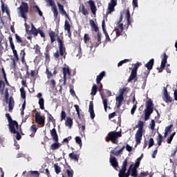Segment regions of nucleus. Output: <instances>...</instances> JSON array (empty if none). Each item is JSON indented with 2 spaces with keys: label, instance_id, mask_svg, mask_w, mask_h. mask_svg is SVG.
<instances>
[{
  "label": "nucleus",
  "instance_id": "1",
  "mask_svg": "<svg viewBox=\"0 0 177 177\" xmlns=\"http://www.w3.org/2000/svg\"><path fill=\"white\" fill-rule=\"evenodd\" d=\"M6 118H7L8 122V128L10 132L11 133H14L15 135L17 134V140H20V139H21V136L20 135L19 131H17L19 129V123L17 122V121L13 120V119H12V116H10V113H6Z\"/></svg>",
  "mask_w": 177,
  "mask_h": 177
},
{
  "label": "nucleus",
  "instance_id": "2",
  "mask_svg": "<svg viewBox=\"0 0 177 177\" xmlns=\"http://www.w3.org/2000/svg\"><path fill=\"white\" fill-rule=\"evenodd\" d=\"M57 41L58 42V48L59 50H57L54 53V58L57 60L60 56H62L64 59H66V55H67V53H66V47L64 46V42L63 40L60 39V37L58 36L57 38Z\"/></svg>",
  "mask_w": 177,
  "mask_h": 177
},
{
  "label": "nucleus",
  "instance_id": "3",
  "mask_svg": "<svg viewBox=\"0 0 177 177\" xmlns=\"http://www.w3.org/2000/svg\"><path fill=\"white\" fill-rule=\"evenodd\" d=\"M122 136V134L121 133V131H110L108 133V136L105 138L106 142H112L113 145H118V138H121Z\"/></svg>",
  "mask_w": 177,
  "mask_h": 177
},
{
  "label": "nucleus",
  "instance_id": "4",
  "mask_svg": "<svg viewBox=\"0 0 177 177\" xmlns=\"http://www.w3.org/2000/svg\"><path fill=\"white\" fill-rule=\"evenodd\" d=\"M153 104L151 99H149L146 102V109H145V121L150 120V116L153 114Z\"/></svg>",
  "mask_w": 177,
  "mask_h": 177
},
{
  "label": "nucleus",
  "instance_id": "5",
  "mask_svg": "<svg viewBox=\"0 0 177 177\" xmlns=\"http://www.w3.org/2000/svg\"><path fill=\"white\" fill-rule=\"evenodd\" d=\"M20 15L22 19H24L25 23H27V13H28V3L22 1L19 6Z\"/></svg>",
  "mask_w": 177,
  "mask_h": 177
},
{
  "label": "nucleus",
  "instance_id": "6",
  "mask_svg": "<svg viewBox=\"0 0 177 177\" xmlns=\"http://www.w3.org/2000/svg\"><path fill=\"white\" fill-rule=\"evenodd\" d=\"M45 2H46V3H48V6H52L51 10L53 13L54 19H57V16H59V11H57V7L55 3L54 0H45Z\"/></svg>",
  "mask_w": 177,
  "mask_h": 177
},
{
  "label": "nucleus",
  "instance_id": "7",
  "mask_svg": "<svg viewBox=\"0 0 177 177\" xmlns=\"http://www.w3.org/2000/svg\"><path fill=\"white\" fill-rule=\"evenodd\" d=\"M115 6H117V0H111L106 9V15H111L113 12H115Z\"/></svg>",
  "mask_w": 177,
  "mask_h": 177
},
{
  "label": "nucleus",
  "instance_id": "8",
  "mask_svg": "<svg viewBox=\"0 0 177 177\" xmlns=\"http://www.w3.org/2000/svg\"><path fill=\"white\" fill-rule=\"evenodd\" d=\"M15 36V41L17 42V44H21V46H27V48H30V46H31V44L28 43V41H27L26 39L23 40V39L19 37L17 33H16Z\"/></svg>",
  "mask_w": 177,
  "mask_h": 177
},
{
  "label": "nucleus",
  "instance_id": "9",
  "mask_svg": "<svg viewBox=\"0 0 177 177\" xmlns=\"http://www.w3.org/2000/svg\"><path fill=\"white\" fill-rule=\"evenodd\" d=\"M153 66H154V59H151L145 65V67L147 68L148 71L144 73L145 77H147L150 74V70H153Z\"/></svg>",
  "mask_w": 177,
  "mask_h": 177
},
{
  "label": "nucleus",
  "instance_id": "10",
  "mask_svg": "<svg viewBox=\"0 0 177 177\" xmlns=\"http://www.w3.org/2000/svg\"><path fill=\"white\" fill-rule=\"evenodd\" d=\"M35 122L39 125H41V127H45V118H42V116H41V113L39 112H37L35 114Z\"/></svg>",
  "mask_w": 177,
  "mask_h": 177
},
{
  "label": "nucleus",
  "instance_id": "11",
  "mask_svg": "<svg viewBox=\"0 0 177 177\" xmlns=\"http://www.w3.org/2000/svg\"><path fill=\"white\" fill-rule=\"evenodd\" d=\"M167 60H168V55L167 53H163V57L162 58L161 65L160 68H158V73H162V70L165 68V65L167 64Z\"/></svg>",
  "mask_w": 177,
  "mask_h": 177
},
{
  "label": "nucleus",
  "instance_id": "12",
  "mask_svg": "<svg viewBox=\"0 0 177 177\" xmlns=\"http://www.w3.org/2000/svg\"><path fill=\"white\" fill-rule=\"evenodd\" d=\"M113 31H115V37L113 38V39H115V38L120 37V35H122V31H124V24H118V27L115 28Z\"/></svg>",
  "mask_w": 177,
  "mask_h": 177
},
{
  "label": "nucleus",
  "instance_id": "13",
  "mask_svg": "<svg viewBox=\"0 0 177 177\" xmlns=\"http://www.w3.org/2000/svg\"><path fill=\"white\" fill-rule=\"evenodd\" d=\"M57 5L58 6V9L62 16H65L66 19L70 20V15L67 14V12L64 10V6L60 3V2L57 1Z\"/></svg>",
  "mask_w": 177,
  "mask_h": 177
},
{
  "label": "nucleus",
  "instance_id": "14",
  "mask_svg": "<svg viewBox=\"0 0 177 177\" xmlns=\"http://www.w3.org/2000/svg\"><path fill=\"white\" fill-rule=\"evenodd\" d=\"M143 137V131L138 130L135 135L136 145H140L142 142V138Z\"/></svg>",
  "mask_w": 177,
  "mask_h": 177
},
{
  "label": "nucleus",
  "instance_id": "15",
  "mask_svg": "<svg viewBox=\"0 0 177 177\" xmlns=\"http://www.w3.org/2000/svg\"><path fill=\"white\" fill-rule=\"evenodd\" d=\"M76 122L77 124V127L80 131V135H85V129L86 127L85 121H83L82 123H80V122L76 120Z\"/></svg>",
  "mask_w": 177,
  "mask_h": 177
},
{
  "label": "nucleus",
  "instance_id": "16",
  "mask_svg": "<svg viewBox=\"0 0 177 177\" xmlns=\"http://www.w3.org/2000/svg\"><path fill=\"white\" fill-rule=\"evenodd\" d=\"M109 162L111 165L114 168V169H116V171H118L117 168H118V161L117 160V158L114 156H111L109 159Z\"/></svg>",
  "mask_w": 177,
  "mask_h": 177
},
{
  "label": "nucleus",
  "instance_id": "17",
  "mask_svg": "<svg viewBox=\"0 0 177 177\" xmlns=\"http://www.w3.org/2000/svg\"><path fill=\"white\" fill-rule=\"evenodd\" d=\"M8 40L10 41V46L12 50L14 57L18 56L19 55L17 54V50H16V49H15V44L13 43V38L12 37V36H9Z\"/></svg>",
  "mask_w": 177,
  "mask_h": 177
},
{
  "label": "nucleus",
  "instance_id": "18",
  "mask_svg": "<svg viewBox=\"0 0 177 177\" xmlns=\"http://www.w3.org/2000/svg\"><path fill=\"white\" fill-rule=\"evenodd\" d=\"M88 112L90 113L91 120H93L95 117V111L93 110V101H91L89 103Z\"/></svg>",
  "mask_w": 177,
  "mask_h": 177
},
{
  "label": "nucleus",
  "instance_id": "19",
  "mask_svg": "<svg viewBox=\"0 0 177 177\" xmlns=\"http://www.w3.org/2000/svg\"><path fill=\"white\" fill-rule=\"evenodd\" d=\"M64 30L65 31H67L68 34V37L71 38V26L70 25V22L66 20L64 24Z\"/></svg>",
  "mask_w": 177,
  "mask_h": 177
},
{
  "label": "nucleus",
  "instance_id": "20",
  "mask_svg": "<svg viewBox=\"0 0 177 177\" xmlns=\"http://www.w3.org/2000/svg\"><path fill=\"white\" fill-rule=\"evenodd\" d=\"M117 109H120L124 102V96L118 95L115 97Z\"/></svg>",
  "mask_w": 177,
  "mask_h": 177
},
{
  "label": "nucleus",
  "instance_id": "21",
  "mask_svg": "<svg viewBox=\"0 0 177 177\" xmlns=\"http://www.w3.org/2000/svg\"><path fill=\"white\" fill-rule=\"evenodd\" d=\"M88 3L89 4L90 9L93 15H96V10H97V8H96V5H95V1L90 0L88 1Z\"/></svg>",
  "mask_w": 177,
  "mask_h": 177
},
{
  "label": "nucleus",
  "instance_id": "22",
  "mask_svg": "<svg viewBox=\"0 0 177 177\" xmlns=\"http://www.w3.org/2000/svg\"><path fill=\"white\" fill-rule=\"evenodd\" d=\"M135 80V82L138 81V72H134L131 71V75L129 77L127 82H131L132 81Z\"/></svg>",
  "mask_w": 177,
  "mask_h": 177
},
{
  "label": "nucleus",
  "instance_id": "23",
  "mask_svg": "<svg viewBox=\"0 0 177 177\" xmlns=\"http://www.w3.org/2000/svg\"><path fill=\"white\" fill-rule=\"evenodd\" d=\"M39 28L37 29L33 24H31V30L29 31V34L30 35H33L34 37H38V32Z\"/></svg>",
  "mask_w": 177,
  "mask_h": 177
},
{
  "label": "nucleus",
  "instance_id": "24",
  "mask_svg": "<svg viewBox=\"0 0 177 177\" xmlns=\"http://www.w3.org/2000/svg\"><path fill=\"white\" fill-rule=\"evenodd\" d=\"M14 107H15V100L13 99V97H10V99L8 101V111L10 113H12V111H13Z\"/></svg>",
  "mask_w": 177,
  "mask_h": 177
},
{
  "label": "nucleus",
  "instance_id": "25",
  "mask_svg": "<svg viewBox=\"0 0 177 177\" xmlns=\"http://www.w3.org/2000/svg\"><path fill=\"white\" fill-rule=\"evenodd\" d=\"M61 147L62 144L59 143V141H55V142L50 146V150L55 151V150H59Z\"/></svg>",
  "mask_w": 177,
  "mask_h": 177
},
{
  "label": "nucleus",
  "instance_id": "26",
  "mask_svg": "<svg viewBox=\"0 0 177 177\" xmlns=\"http://www.w3.org/2000/svg\"><path fill=\"white\" fill-rule=\"evenodd\" d=\"M45 56V63H50V53L49 48L48 46L46 48V50L44 52Z\"/></svg>",
  "mask_w": 177,
  "mask_h": 177
},
{
  "label": "nucleus",
  "instance_id": "27",
  "mask_svg": "<svg viewBox=\"0 0 177 177\" xmlns=\"http://www.w3.org/2000/svg\"><path fill=\"white\" fill-rule=\"evenodd\" d=\"M50 135L54 142H59V136H57V131H56V129L53 128L52 130H50Z\"/></svg>",
  "mask_w": 177,
  "mask_h": 177
},
{
  "label": "nucleus",
  "instance_id": "28",
  "mask_svg": "<svg viewBox=\"0 0 177 177\" xmlns=\"http://www.w3.org/2000/svg\"><path fill=\"white\" fill-rule=\"evenodd\" d=\"M124 150H125V146H123L120 149L117 151H115V150L114 149H112L111 150L110 153L113 154V156H115L116 157H118V156H120V154H121V153H122Z\"/></svg>",
  "mask_w": 177,
  "mask_h": 177
},
{
  "label": "nucleus",
  "instance_id": "29",
  "mask_svg": "<svg viewBox=\"0 0 177 177\" xmlns=\"http://www.w3.org/2000/svg\"><path fill=\"white\" fill-rule=\"evenodd\" d=\"M90 25L93 31H95V32H99V27H97V25L95 24V21H93V19H91Z\"/></svg>",
  "mask_w": 177,
  "mask_h": 177
},
{
  "label": "nucleus",
  "instance_id": "30",
  "mask_svg": "<svg viewBox=\"0 0 177 177\" xmlns=\"http://www.w3.org/2000/svg\"><path fill=\"white\" fill-rule=\"evenodd\" d=\"M104 77H106V72L105 71H102L98 75H97L96 83L97 84H100V81H102L103 80Z\"/></svg>",
  "mask_w": 177,
  "mask_h": 177
},
{
  "label": "nucleus",
  "instance_id": "31",
  "mask_svg": "<svg viewBox=\"0 0 177 177\" xmlns=\"http://www.w3.org/2000/svg\"><path fill=\"white\" fill-rule=\"evenodd\" d=\"M48 35L50 37V43L53 44V42H55L56 41V32H55L53 31H50L48 32Z\"/></svg>",
  "mask_w": 177,
  "mask_h": 177
},
{
  "label": "nucleus",
  "instance_id": "32",
  "mask_svg": "<svg viewBox=\"0 0 177 177\" xmlns=\"http://www.w3.org/2000/svg\"><path fill=\"white\" fill-rule=\"evenodd\" d=\"M62 73H63L64 77H67V75L68 76L71 75V71H70V68H68V66L64 67L62 68Z\"/></svg>",
  "mask_w": 177,
  "mask_h": 177
},
{
  "label": "nucleus",
  "instance_id": "33",
  "mask_svg": "<svg viewBox=\"0 0 177 177\" xmlns=\"http://www.w3.org/2000/svg\"><path fill=\"white\" fill-rule=\"evenodd\" d=\"M46 74L47 75V78L49 80L50 78H52L53 75H56V74H57V71H56V69H55L53 73H52V72L49 71V69L46 68Z\"/></svg>",
  "mask_w": 177,
  "mask_h": 177
},
{
  "label": "nucleus",
  "instance_id": "34",
  "mask_svg": "<svg viewBox=\"0 0 177 177\" xmlns=\"http://www.w3.org/2000/svg\"><path fill=\"white\" fill-rule=\"evenodd\" d=\"M163 100L166 103H171L174 100L171 96H169V94L167 93V94H163Z\"/></svg>",
  "mask_w": 177,
  "mask_h": 177
},
{
  "label": "nucleus",
  "instance_id": "35",
  "mask_svg": "<svg viewBox=\"0 0 177 177\" xmlns=\"http://www.w3.org/2000/svg\"><path fill=\"white\" fill-rule=\"evenodd\" d=\"M127 20V28L131 26V12H129V10H127L126 11V16H125Z\"/></svg>",
  "mask_w": 177,
  "mask_h": 177
},
{
  "label": "nucleus",
  "instance_id": "36",
  "mask_svg": "<svg viewBox=\"0 0 177 177\" xmlns=\"http://www.w3.org/2000/svg\"><path fill=\"white\" fill-rule=\"evenodd\" d=\"M101 97L102 99L104 111L107 112V104L109 103V100L107 98L104 99V96H103L102 94H101Z\"/></svg>",
  "mask_w": 177,
  "mask_h": 177
},
{
  "label": "nucleus",
  "instance_id": "37",
  "mask_svg": "<svg viewBox=\"0 0 177 177\" xmlns=\"http://www.w3.org/2000/svg\"><path fill=\"white\" fill-rule=\"evenodd\" d=\"M66 127H68L69 128L73 127V119L71 118L68 117L66 118V120L65 122Z\"/></svg>",
  "mask_w": 177,
  "mask_h": 177
},
{
  "label": "nucleus",
  "instance_id": "38",
  "mask_svg": "<svg viewBox=\"0 0 177 177\" xmlns=\"http://www.w3.org/2000/svg\"><path fill=\"white\" fill-rule=\"evenodd\" d=\"M20 55L21 56V62L22 64H27L26 62V51L24 50H21L20 53Z\"/></svg>",
  "mask_w": 177,
  "mask_h": 177
},
{
  "label": "nucleus",
  "instance_id": "39",
  "mask_svg": "<svg viewBox=\"0 0 177 177\" xmlns=\"http://www.w3.org/2000/svg\"><path fill=\"white\" fill-rule=\"evenodd\" d=\"M69 158H71V160H74V161H78L80 156L74 153V152H72L69 153Z\"/></svg>",
  "mask_w": 177,
  "mask_h": 177
},
{
  "label": "nucleus",
  "instance_id": "40",
  "mask_svg": "<svg viewBox=\"0 0 177 177\" xmlns=\"http://www.w3.org/2000/svg\"><path fill=\"white\" fill-rule=\"evenodd\" d=\"M158 133V136L156 138L157 143L158 146H161L162 143V140H164V138H162V136L160 133Z\"/></svg>",
  "mask_w": 177,
  "mask_h": 177
},
{
  "label": "nucleus",
  "instance_id": "41",
  "mask_svg": "<svg viewBox=\"0 0 177 177\" xmlns=\"http://www.w3.org/2000/svg\"><path fill=\"white\" fill-rule=\"evenodd\" d=\"M143 127H145V122H143L142 120L138 121V123L136 126V127L138 128V131H143Z\"/></svg>",
  "mask_w": 177,
  "mask_h": 177
},
{
  "label": "nucleus",
  "instance_id": "42",
  "mask_svg": "<svg viewBox=\"0 0 177 177\" xmlns=\"http://www.w3.org/2000/svg\"><path fill=\"white\" fill-rule=\"evenodd\" d=\"M96 93H97V86L96 84H93L91 89V96H95Z\"/></svg>",
  "mask_w": 177,
  "mask_h": 177
},
{
  "label": "nucleus",
  "instance_id": "43",
  "mask_svg": "<svg viewBox=\"0 0 177 177\" xmlns=\"http://www.w3.org/2000/svg\"><path fill=\"white\" fill-rule=\"evenodd\" d=\"M39 108L41 109V110H45V100H44V98H39Z\"/></svg>",
  "mask_w": 177,
  "mask_h": 177
},
{
  "label": "nucleus",
  "instance_id": "44",
  "mask_svg": "<svg viewBox=\"0 0 177 177\" xmlns=\"http://www.w3.org/2000/svg\"><path fill=\"white\" fill-rule=\"evenodd\" d=\"M97 43H96V45L97 46H99L100 44H102V33H100V32L97 33Z\"/></svg>",
  "mask_w": 177,
  "mask_h": 177
},
{
  "label": "nucleus",
  "instance_id": "45",
  "mask_svg": "<svg viewBox=\"0 0 177 177\" xmlns=\"http://www.w3.org/2000/svg\"><path fill=\"white\" fill-rule=\"evenodd\" d=\"M80 11L82 12V15H84V16L89 15L88 10L85 8L84 4L82 5V10Z\"/></svg>",
  "mask_w": 177,
  "mask_h": 177
},
{
  "label": "nucleus",
  "instance_id": "46",
  "mask_svg": "<svg viewBox=\"0 0 177 177\" xmlns=\"http://www.w3.org/2000/svg\"><path fill=\"white\" fill-rule=\"evenodd\" d=\"M175 135H176V132H174L171 134V136L167 138V143L168 145H171V143H172V140H174V136H175Z\"/></svg>",
  "mask_w": 177,
  "mask_h": 177
},
{
  "label": "nucleus",
  "instance_id": "47",
  "mask_svg": "<svg viewBox=\"0 0 177 177\" xmlns=\"http://www.w3.org/2000/svg\"><path fill=\"white\" fill-rule=\"evenodd\" d=\"M131 176L138 177V169H135L134 167L131 168Z\"/></svg>",
  "mask_w": 177,
  "mask_h": 177
},
{
  "label": "nucleus",
  "instance_id": "48",
  "mask_svg": "<svg viewBox=\"0 0 177 177\" xmlns=\"http://www.w3.org/2000/svg\"><path fill=\"white\" fill-rule=\"evenodd\" d=\"M140 66H142V64H140V62H137L136 64H134V67L133 68L131 71L138 73V68H139V67H140Z\"/></svg>",
  "mask_w": 177,
  "mask_h": 177
},
{
  "label": "nucleus",
  "instance_id": "49",
  "mask_svg": "<svg viewBox=\"0 0 177 177\" xmlns=\"http://www.w3.org/2000/svg\"><path fill=\"white\" fill-rule=\"evenodd\" d=\"M74 107H75V111L77 112V117H78L79 120H81V113L80 112V106H78L77 104H75Z\"/></svg>",
  "mask_w": 177,
  "mask_h": 177
},
{
  "label": "nucleus",
  "instance_id": "50",
  "mask_svg": "<svg viewBox=\"0 0 177 177\" xmlns=\"http://www.w3.org/2000/svg\"><path fill=\"white\" fill-rule=\"evenodd\" d=\"M3 91H5V82H3L2 80H0V93H3Z\"/></svg>",
  "mask_w": 177,
  "mask_h": 177
},
{
  "label": "nucleus",
  "instance_id": "51",
  "mask_svg": "<svg viewBox=\"0 0 177 177\" xmlns=\"http://www.w3.org/2000/svg\"><path fill=\"white\" fill-rule=\"evenodd\" d=\"M20 92H21V97L22 99H24L26 100V90L24 89V87H21L20 88Z\"/></svg>",
  "mask_w": 177,
  "mask_h": 177
},
{
  "label": "nucleus",
  "instance_id": "52",
  "mask_svg": "<svg viewBox=\"0 0 177 177\" xmlns=\"http://www.w3.org/2000/svg\"><path fill=\"white\" fill-rule=\"evenodd\" d=\"M75 142L77 143V145H80V147H82V140H81V138L80 136H76L75 137Z\"/></svg>",
  "mask_w": 177,
  "mask_h": 177
},
{
  "label": "nucleus",
  "instance_id": "53",
  "mask_svg": "<svg viewBox=\"0 0 177 177\" xmlns=\"http://www.w3.org/2000/svg\"><path fill=\"white\" fill-rule=\"evenodd\" d=\"M128 62H131V59H125L124 60L120 61L118 64V67H121V66H122V64H125V63H128Z\"/></svg>",
  "mask_w": 177,
  "mask_h": 177
},
{
  "label": "nucleus",
  "instance_id": "54",
  "mask_svg": "<svg viewBox=\"0 0 177 177\" xmlns=\"http://www.w3.org/2000/svg\"><path fill=\"white\" fill-rule=\"evenodd\" d=\"M153 146H154V139L153 138H151L149 140L148 149H150V147H153Z\"/></svg>",
  "mask_w": 177,
  "mask_h": 177
},
{
  "label": "nucleus",
  "instance_id": "55",
  "mask_svg": "<svg viewBox=\"0 0 177 177\" xmlns=\"http://www.w3.org/2000/svg\"><path fill=\"white\" fill-rule=\"evenodd\" d=\"M5 99L8 103L9 101V89L8 88L5 89Z\"/></svg>",
  "mask_w": 177,
  "mask_h": 177
},
{
  "label": "nucleus",
  "instance_id": "56",
  "mask_svg": "<svg viewBox=\"0 0 177 177\" xmlns=\"http://www.w3.org/2000/svg\"><path fill=\"white\" fill-rule=\"evenodd\" d=\"M66 174L68 175V177H73L74 176V171H73V169H67Z\"/></svg>",
  "mask_w": 177,
  "mask_h": 177
},
{
  "label": "nucleus",
  "instance_id": "57",
  "mask_svg": "<svg viewBox=\"0 0 177 177\" xmlns=\"http://www.w3.org/2000/svg\"><path fill=\"white\" fill-rule=\"evenodd\" d=\"M35 52L36 53V55H39V56L40 55H41V48L39 47V46L37 45L35 48Z\"/></svg>",
  "mask_w": 177,
  "mask_h": 177
},
{
  "label": "nucleus",
  "instance_id": "58",
  "mask_svg": "<svg viewBox=\"0 0 177 177\" xmlns=\"http://www.w3.org/2000/svg\"><path fill=\"white\" fill-rule=\"evenodd\" d=\"M54 168H55V171L56 174H60V172L62 171V168H60V167L59 165H55Z\"/></svg>",
  "mask_w": 177,
  "mask_h": 177
},
{
  "label": "nucleus",
  "instance_id": "59",
  "mask_svg": "<svg viewBox=\"0 0 177 177\" xmlns=\"http://www.w3.org/2000/svg\"><path fill=\"white\" fill-rule=\"evenodd\" d=\"M49 84L51 86V88H55L56 87V81L55 80H51L49 82Z\"/></svg>",
  "mask_w": 177,
  "mask_h": 177
},
{
  "label": "nucleus",
  "instance_id": "60",
  "mask_svg": "<svg viewBox=\"0 0 177 177\" xmlns=\"http://www.w3.org/2000/svg\"><path fill=\"white\" fill-rule=\"evenodd\" d=\"M127 92V87H123L122 88L120 89V95L119 96H124V93Z\"/></svg>",
  "mask_w": 177,
  "mask_h": 177
},
{
  "label": "nucleus",
  "instance_id": "61",
  "mask_svg": "<svg viewBox=\"0 0 177 177\" xmlns=\"http://www.w3.org/2000/svg\"><path fill=\"white\" fill-rule=\"evenodd\" d=\"M150 127L151 131H154V128H156V121H154V120H151Z\"/></svg>",
  "mask_w": 177,
  "mask_h": 177
},
{
  "label": "nucleus",
  "instance_id": "62",
  "mask_svg": "<svg viewBox=\"0 0 177 177\" xmlns=\"http://www.w3.org/2000/svg\"><path fill=\"white\" fill-rule=\"evenodd\" d=\"M66 111H62L61 112V121L66 120Z\"/></svg>",
  "mask_w": 177,
  "mask_h": 177
},
{
  "label": "nucleus",
  "instance_id": "63",
  "mask_svg": "<svg viewBox=\"0 0 177 177\" xmlns=\"http://www.w3.org/2000/svg\"><path fill=\"white\" fill-rule=\"evenodd\" d=\"M148 175H149V171H142L140 174L139 177H146V176H148Z\"/></svg>",
  "mask_w": 177,
  "mask_h": 177
},
{
  "label": "nucleus",
  "instance_id": "64",
  "mask_svg": "<svg viewBox=\"0 0 177 177\" xmlns=\"http://www.w3.org/2000/svg\"><path fill=\"white\" fill-rule=\"evenodd\" d=\"M132 5H133V9H135V8H138V0H133Z\"/></svg>",
  "mask_w": 177,
  "mask_h": 177
}]
</instances>
